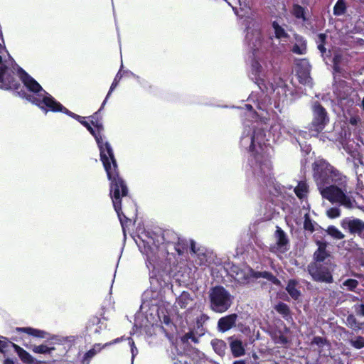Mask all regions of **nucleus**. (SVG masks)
Segmentation results:
<instances>
[{
    "instance_id": "423d86ee",
    "label": "nucleus",
    "mask_w": 364,
    "mask_h": 364,
    "mask_svg": "<svg viewBox=\"0 0 364 364\" xmlns=\"http://www.w3.org/2000/svg\"><path fill=\"white\" fill-rule=\"evenodd\" d=\"M339 186H341L332 183L320 189L319 192L323 198L331 203H336L346 208H353L354 207L353 203L355 202V200L347 196ZM343 186H345V185Z\"/></svg>"
},
{
    "instance_id": "dca6fc26",
    "label": "nucleus",
    "mask_w": 364,
    "mask_h": 364,
    "mask_svg": "<svg viewBox=\"0 0 364 364\" xmlns=\"http://www.w3.org/2000/svg\"><path fill=\"white\" fill-rule=\"evenodd\" d=\"M276 238L277 249L281 252H285L288 250L287 245L289 242L286 232L279 226L276 227L274 232Z\"/></svg>"
},
{
    "instance_id": "37998d69",
    "label": "nucleus",
    "mask_w": 364,
    "mask_h": 364,
    "mask_svg": "<svg viewBox=\"0 0 364 364\" xmlns=\"http://www.w3.org/2000/svg\"><path fill=\"white\" fill-rule=\"evenodd\" d=\"M358 284V281L354 279H348L343 282V286L346 287L348 291H354Z\"/></svg>"
},
{
    "instance_id": "4c0bfd02",
    "label": "nucleus",
    "mask_w": 364,
    "mask_h": 364,
    "mask_svg": "<svg viewBox=\"0 0 364 364\" xmlns=\"http://www.w3.org/2000/svg\"><path fill=\"white\" fill-rule=\"evenodd\" d=\"M349 343L352 347L355 349H361L364 348V337L358 336L351 338Z\"/></svg>"
},
{
    "instance_id": "f704fd0d",
    "label": "nucleus",
    "mask_w": 364,
    "mask_h": 364,
    "mask_svg": "<svg viewBox=\"0 0 364 364\" xmlns=\"http://www.w3.org/2000/svg\"><path fill=\"white\" fill-rule=\"evenodd\" d=\"M326 39L327 35L326 33H321L318 34L317 39L316 41L317 44V48L322 55H323L326 51V48H325Z\"/></svg>"
},
{
    "instance_id": "bb28decb",
    "label": "nucleus",
    "mask_w": 364,
    "mask_h": 364,
    "mask_svg": "<svg viewBox=\"0 0 364 364\" xmlns=\"http://www.w3.org/2000/svg\"><path fill=\"white\" fill-rule=\"evenodd\" d=\"M188 241L181 237H178V241H176L173 245V248L178 255H182L188 250Z\"/></svg>"
},
{
    "instance_id": "de8ad7c7",
    "label": "nucleus",
    "mask_w": 364,
    "mask_h": 364,
    "mask_svg": "<svg viewBox=\"0 0 364 364\" xmlns=\"http://www.w3.org/2000/svg\"><path fill=\"white\" fill-rule=\"evenodd\" d=\"M69 117L75 119V120H77V122H79L82 125H85L86 123H87V121L85 120V117H82V116H80L71 111L69 110L68 114Z\"/></svg>"
},
{
    "instance_id": "4d7b16f0",
    "label": "nucleus",
    "mask_w": 364,
    "mask_h": 364,
    "mask_svg": "<svg viewBox=\"0 0 364 364\" xmlns=\"http://www.w3.org/2000/svg\"><path fill=\"white\" fill-rule=\"evenodd\" d=\"M122 340V338H115L114 339L113 341H110V342H108V343H106L103 346L104 348L106 347V346H111L112 344H114V343H119L120 341Z\"/></svg>"
},
{
    "instance_id": "58836bf2",
    "label": "nucleus",
    "mask_w": 364,
    "mask_h": 364,
    "mask_svg": "<svg viewBox=\"0 0 364 364\" xmlns=\"http://www.w3.org/2000/svg\"><path fill=\"white\" fill-rule=\"evenodd\" d=\"M55 350V348H49L46 345L34 346L32 350L35 353L46 354L50 353L52 350Z\"/></svg>"
},
{
    "instance_id": "9d476101",
    "label": "nucleus",
    "mask_w": 364,
    "mask_h": 364,
    "mask_svg": "<svg viewBox=\"0 0 364 364\" xmlns=\"http://www.w3.org/2000/svg\"><path fill=\"white\" fill-rule=\"evenodd\" d=\"M258 135V133L254 132L251 136V143L249 146V151L251 153V156L255 160L256 164L260 168H262L263 165L269 168L270 162L266 159L264 156L263 146L260 142H257Z\"/></svg>"
},
{
    "instance_id": "393cba45",
    "label": "nucleus",
    "mask_w": 364,
    "mask_h": 364,
    "mask_svg": "<svg viewBox=\"0 0 364 364\" xmlns=\"http://www.w3.org/2000/svg\"><path fill=\"white\" fill-rule=\"evenodd\" d=\"M144 253L146 256V266L148 267L149 269L152 268L153 269H155L154 263L156 262L157 258H156V256L155 255V254L154 253L152 248L150 247H144Z\"/></svg>"
},
{
    "instance_id": "f8f14e48",
    "label": "nucleus",
    "mask_w": 364,
    "mask_h": 364,
    "mask_svg": "<svg viewBox=\"0 0 364 364\" xmlns=\"http://www.w3.org/2000/svg\"><path fill=\"white\" fill-rule=\"evenodd\" d=\"M341 228L350 235L364 238V221L359 218L346 217L341 221Z\"/></svg>"
},
{
    "instance_id": "f03ea898",
    "label": "nucleus",
    "mask_w": 364,
    "mask_h": 364,
    "mask_svg": "<svg viewBox=\"0 0 364 364\" xmlns=\"http://www.w3.org/2000/svg\"><path fill=\"white\" fill-rule=\"evenodd\" d=\"M84 127L94 136L100 150V157L107 178L110 181L109 195L112 200L114 210L119 219L122 227L130 221L122 210V199L128 195V188L124 180L119 176L118 165L115 159L114 151L108 141H104L102 132L97 129L92 127L87 122Z\"/></svg>"
},
{
    "instance_id": "e433bc0d",
    "label": "nucleus",
    "mask_w": 364,
    "mask_h": 364,
    "mask_svg": "<svg viewBox=\"0 0 364 364\" xmlns=\"http://www.w3.org/2000/svg\"><path fill=\"white\" fill-rule=\"evenodd\" d=\"M346 11V5L343 0H338L333 7V14L341 16L345 14Z\"/></svg>"
},
{
    "instance_id": "49530a36",
    "label": "nucleus",
    "mask_w": 364,
    "mask_h": 364,
    "mask_svg": "<svg viewBox=\"0 0 364 364\" xmlns=\"http://www.w3.org/2000/svg\"><path fill=\"white\" fill-rule=\"evenodd\" d=\"M252 70L255 74V75H259L262 72V67L259 62L257 60L254 59L252 61Z\"/></svg>"
},
{
    "instance_id": "79ce46f5",
    "label": "nucleus",
    "mask_w": 364,
    "mask_h": 364,
    "mask_svg": "<svg viewBox=\"0 0 364 364\" xmlns=\"http://www.w3.org/2000/svg\"><path fill=\"white\" fill-rule=\"evenodd\" d=\"M263 278L267 279L269 282H272L273 284L276 286L281 285L280 280L270 272L264 271Z\"/></svg>"
},
{
    "instance_id": "72a5a7b5",
    "label": "nucleus",
    "mask_w": 364,
    "mask_h": 364,
    "mask_svg": "<svg viewBox=\"0 0 364 364\" xmlns=\"http://www.w3.org/2000/svg\"><path fill=\"white\" fill-rule=\"evenodd\" d=\"M125 74H128V71L122 70V69H120L118 71V73L115 75V77L110 86L109 90L106 96V100H107L109 97L112 92L116 88V87L118 85L120 80L122 79V76Z\"/></svg>"
},
{
    "instance_id": "39448f33",
    "label": "nucleus",
    "mask_w": 364,
    "mask_h": 364,
    "mask_svg": "<svg viewBox=\"0 0 364 364\" xmlns=\"http://www.w3.org/2000/svg\"><path fill=\"white\" fill-rule=\"evenodd\" d=\"M335 267L333 261L311 262L307 267V271L314 282L330 284L333 282Z\"/></svg>"
},
{
    "instance_id": "7c9ffc66",
    "label": "nucleus",
    "mask_w": 364,
    "mask_h": 364,
    "mask_svg": "<svg viewBox=\"0 0 364 364\" xmlns=\"http://www.w3.org/2000/svg\"><path fill=\"white\" fill-rule=\"evenodd\" d=\"M291 13L296 18L301 19L303 21H306L305 9L299 4L293 5Z\"/></svg>"
},
{
    "instance_id": "473e14b6",
    "label": "nucleus",
    "mask_w": 364,
    "mask_h": 364,
    "mask_svg": "<svg viewBox=\"0 0 364 364\" xmlns=\"http://www.w3.org/2000/svg\"><path fill=\"white\" fill-rule=\"evenodd\" d=\"M274 309L278 314L282 315L285 318L287 316H289L291 314V311L289 306L287 304L282 301L279 302L277 305H275Z\"/></svg>"
},
{
    "instance_id": "e2e57ef3",
    "label": "nucleus",
    "mask_w": 364,
    "mask_h": 364,
    "mask_svg": "<svg viewBox=\"0 0 364 364\" xmlns=\"http://www.w3.org/2000/svg\"><path fill=\"white\" fill-rule=\"evenodd\" d=\"M164 323H166V324H169L171 323V319L168 316H165L164 317Z\"/></svg>"
},
{
    "instance_id": "9b49d317",
    "label": "nucleus",
    "mask_w": 364,
    "mask_h": 364,
    "mask_svg": "<svg viewBox=\"0 0 364 364\" xmlns=\"http://www.w3.org/2000/svg\"><path fill=\"white\" fill-rule=\"evenodd\" d=\"M21 84L14 72L6 65H0V89L18 90Z\"/></svg>"
},
{
    "instance_id": "8fccbe9b",
    "label": "nucleus",
    "mask_w": 364,
    "mask_h": 364,
    "mask_svg": "<svg viewBox=\"0 0 364 364\" xmlns=\"http://www.w3.org/2000/svg\"><path fill=\"white\" fill-rule=\"evenodd\" d=\"M0 352L2 353H5V348H7L9 345L8 338L4 336H0Z\"/></svg>"
},
{
    "instance_id": "052dcab7",
    "label": "nucleus",
    "mask_w": 364,
    "mask_h": 364,
    "mask_svg": "<svg viewBox=\"0 0 364 364\" xmlns=\"http://www.w3.org/2000/svg\"><path fill=\"white\" fill-rule=\"evenodd\" d=\"M132 354V358L135 356V352H137V349L136 346H134V342L133 340H132V348H131Z\"/></svg>"
},
{
    "instance_id": "ea45409f",
    "label": "nucleus",
    "mask_w": 364,
    "mask_h": 364,
    "mask_svg": "<svg viewBox=\"0 0 364 364\" xmlns=\"http://www.w3.org/2000/svg\"><path fill=\"white\" fill-rule=\"evenodd\" d=\"M304 229L311 233L315 231L314 223L309 214H305L304 215Z\"/></svg>"
},
{
    "instance_id": "ddd939ff",
    "label": "nucleus",
    "mask_w": 364,
    "mask_h": 364,
    "mask_svg": "<svg viewBox=\"0 0 364 364\" xmlns=\"http://www.w3.org/2000/svg\"><path fill=\"white\" fill-rule=\"evenodd\" d=\"M311 66L306 60H301L297 64L296 73L299 81L304 85H311L312 78L310 76Z\"/></svg>"
},
{
    "instance_id": "cd10ccee",
    "label": "nucleus",
    "mask_w": 364,
    "mask_h": 364,
    "mask_svg": "<svg viewBox=\"0 0 364 364\" xmlns=\"http://www.w3.org/2000/svg\"><path fill=\"white\" fill-rule=\"evenodd\" d=\"M104 348V346H101L100 343H95L93 346V348L90 349L87 352H86L83 356V361L89 363L90 360L101 350Z\"/></svg>"
},
{
    "instance_id": "2f4dec72",
    "label": "nucleus",
    "mask_w": 364,
    "mask_h": 364,
    "mask_svg": "<svg viewBox=\"0 0 364 364\" xmlns=\"http://www.w3.org/2000/svg\"><path fill=\"white\" fill-rule=\"evenodd\" d=\"M272 28L274 30L275 37L277 39L281 38H289V34L285 31V30L277 22L273 21L272 23Z\"/></svg>"
},
{
    "instance_id": "5fc2aeb1",
    "label": "nucleus",
    "mask_w": 364,
    "mask_h": 364,
    "mask_svg": "<svg viewBox=\"0 0 364 364\" xmlns=\"http://www.w3.org/2000/svg\"><path fill=\"white\" fill-rule=\"evenodd\" d=\"M341 58H342V57L341 55H339V54L335 55L333 56V60H332L333 64H334L336 63V64H341Z\"/></svg>"
},
{
    "instance_id": "5701e85b",
    "label": "nucleus",
    "mask_w": 364,
    "mask_h": 364,
    "mask_svg": "<svg viewBox=\"0 0 364 364\" xmlns=\"http://www.w3.org/2000/svg\"><path fill=\"white\" fill-rule=\"evenodd\" d=\"M178 235L172 230H164L162 233L163 243L166 245H173L176 241H178Z\"/></svg>"
},
{
    "instance_id": "0e129e2a",
    "label": "nucleus",
    "mask_w": 364,
    "mask_h": 364,
    "mask_svg": "<svg viewBox=\"0 0 364 364\" xmlns=\"http://www.w3.org/2000/svg\"><path fill=\"white\" fill-rule=\"evenodd\" d=\"M359 314L364 316V304H362L360 306Z\"/></svg>"
},
{
    "instance_id": "338daca9",
    "label": "nucleus",
    "mask_w": 364,
    "mask_h": 364,
    "mask_svg": "<svg viewBox=\"0 0 364 364\" xmlns=\"http://www.w3.org/2000/svg\"><path fill=\"white\" fill-rule=\"evenodd\" d=\"M233 364H246V363L244 360H238L234 361Z\"/></svg>"
},
{
    "instance_id": "0eeeda50",
    "label": "nucleus",
    "mask_w": 364,
    "mask_h": 364,
    "mask_svg": "<svg viewBox=\"0 0 364 364\" xmlns=\"http://www.w3.org/2000/svg\"><path fill=\"white\" fill-rule=\"evenodd\" d=\"M18 73L23 85L31 92L30 94L27 93L21 86L18 90H15L21 97L24 98L28 101L27 97L28 95H33L35 97H40L43 93L47 94V92L42 87V86L23 68H19L18 69Z\"/></svg>"
},
{
    "instance_id": "13d9d810",
    "label": "nucleus",
    "mask_w": 364,
    "mask_h": 364,
    "mask_svg": "<svg viewBox=\"0 0 364 364\" xmlns=\"http://www.w3.org/2000/svg\"><path fill=\"white\" fill-rule=\"evenodd\" d=\"M333 69L335 73H340L341 72L340 64H336V63L333 64Z\"/></svg>"
},
{
    "instance_id": "412c9836",
    "label": "nucleus",
    "mask_w": 364,
    "mask_h": 364,
    "mask_svg": "<svg viewBox=\"0 0 364 364\" xmlns=\"http://www.w3.org/2000/svg\"><path fill=\"white\" fill-rule=\"evenodd\" d=\"M231 353L234 358H238L245 354V349L240 340L235 339L230 343Z\"/></svg>"
},
{
    "instance_id": "2eb2a0df",
    "label": "nucleus",
    "mask_w": 364,
    "mask_h": 364,
    "mask_svg": "<svg viewBox=\"0 0 364 364\" xmlns=\"http://www.w3.org/2000/svg\"><path fill=\"white\" fill-rule=\"evenodd\" d=\"M237 315L231 314L219 318L218 321V330L220 332L225 333L232 327L235 326Z\"/></svg>"
},
{
    "instance_id": "c03bdc74",
    "label": "nucleus",
    "mask_w": 364,
    "mask_h": 364,
    "mask_svg": "<svg viewBox=\"0 0 364 364\" xmlns=\"http://www.w3.org/2000/svg\"><path fill=\"white\" fill-rule=\"evenodd\" d=\"M327 216L331 219L338 218L341 215V210L338 207H332L327 210Z\"/></svg>"
},
{
    "instance_id": "a19ab883",
    "label": "nucleus",
    "mask_w": 364,
    "mask_h": 364,
    "mask_svg": "<svg viewBox=\"0 0 364 364\" xmlns=\"http://www.w3.org/2000/svg\"><path fill=\"white\" fill-rule=\"evenodd\" d=\"M191 340L194 343H198L199 342L198 338L194 335L193 331H191L186 333H185L181 338V342L185 344L188 342L189 340Z\"/></svg>"
},
{
    "instance_id": "7ed1b4c3",
    "label": "nucleus",
    "mask_w": 364,
    "mask_h": 364,
    "mask_svg": "<svg viewBox=\"0 0 364 364\" xmlns=\"http://www.w3.org/2000/svg\"><path fill=\"white\" fill-rule=\"evenodd\" d=\"M312 171L318 190L332 183L340 186L346 183V177L326 159L316 160L312 164Z\"/></svg>"
},
{
    "instance_id": "69168bd1",
    "label": "nucleus",
    "mask_w": 364,
    "mask_h": 364,
    "mask_svg": "<svg viewBox=\"0 0 364 364\" xmlns=\"http://www.w3.org/2000/svg\"><path fill=\"white\" fill-rule=\"evenodd\" d=\"M350 123L353 125H355L357 124V119L355 117H351L350 119Z\"/></svg>"
},
{
    "instance_id": "a211bd4d",
    "label": "nucleus",
    "mask_w": 364,
    "mask_h": 364,
    "mask_svg": "<svg viewBox=\"0 0 364 364\" xmlns=\"http://www.w3.org/2000/svg\"><path fill=\"white\" fill-rule=\"evenodd\" d=\"M230 274L235 281L240 283H245L249 280V276L245 271L235 264H232L230 267Z\"/></svg>"
},
{
    "instance_id": "4be33fe9",
    "label": "nucleus",
    "mask_w": 364,
    "mask_h": 364,
    "mask_svg": "<svg viewBox=\"0 0 364 364\" xmlns=\"http://www.w3.org/2000/svg\"><path fill=\"white\" fill-rule=\"evenodd\" d=\"M298 284V281L291 279L288 281L287 285L286 287V291L294 300H298L301 295V291L296 288Z\"/></svg>"
},
{
    "instance_id": "864d4df0",
    "label": "nucleus",
    "mask_w": 364,
    "mask_h": 364,
    "mask_svg": "<svg viewBox=\"0 0 364 364\" xmlns=\"http://www.w3.org/2000/svg\"><path fill=\"white\" fill-rule=\"evenodd\" d=\"M251 272H252V276L254 278H256V279L263 278L264 272L254 271L252 269H251Z\"/></svg>"
},
{
    "instance_id": "1a4fd4ad",
    "label": "nucleus",
    "mask_w": 364,
    "mask_h": 364,
    "mask_svg": "<svg viewBox=\"0 0 364 364\" xmlns=\"http://www.w3.org/2000/svg\"><path fill=\"white\" fill-rule=\"evenodd\" d=\"M311 111L313 118L309 130L318 134L329 124L330 118L327 110L318 101H315L312 104Z\"/></svg>"
},
{
    "instance_id": "774afa93",
    "label": "nucleus",
    "mask_w": 364,
    "mask_h": 364,
    "mask_svg": "<svg viewBox=\"0 0 364 364\" xmlns=\"http://www.w3.org/2000/svg\"><path fill=\"white\" fill-rule=\"evenodd\" d=\"M361 108L363 109V110L364 111V97L363 98V100L361 102V105H360Z\"/></svg>"
},
{
    "instance_id": "680f3d73",
    "label": "nucleus",
    "mask_w": 364,
    "mask_h": 364,
    "mask_svg": "<svg viewBox=\"0 0 364 364\" xmlns=\"http://www.w3.org/2000/svg\"><path fill=\"white\" fill-rule=\"evenodd\" d=\"M4 364H15L14 360H11V358H6L4 360Z\"/></svg>"
},
{
    "instance_id": "09e8293b",
    "label": "nucleus",
    "mask_w": 364,
    "mask_h": 364,
    "mask_svg": "<svg viewBox=\"0 0 364 364\" xmlns=\"http://www.w3.org/2000/svg\"><path fill=\"white\" fill-rule=\"evenodd\" d=\"M228 5H230L232 10L237 14V5L242 6V1L245 3V0H225Z\"/></svg>"
},
{
    "instance_id": "b1692460",
    "label": "nucleus",
    "mask_w": 364,
    "mask_h": 364,
    "mask_svg": "<svg viewBox=\"0 0 364 364\" xmlns=\"http://www.w3.org/2000/svg\"><path fill=\"white\" fill-rule=\"evenodd\" d=\"M214 351L220 356H224L227 348L226 343L220 339H214L211 341Z\"/></svg>"
},
{
    "instance_id": "6e6552de",
    "label": "nucleus",
    "mask_w": 364,
    "mask_h": 364,
    "mask_svg": "<svg viewBox=\"0 0 364 364\" xmlns=\"http://www.w3.org/2000/svg\"><path fill=\"white\" fill-rule=\"evenodd\" d=\"M28 101L38 106L45 112L49 111L53 112H62L68 114L69 109L64 107L60 102L57 101L52 95L43 93L40 97L33 95H28Z\"/></svg>"
},
{
    "instance_id": "603ef678",
    "label": "nucleus",
    "mask_w": 364,
    "mask_h": 364,
    "mask_svg": "<svg viewBox=\"0 0 364 364\" xmlns=\"http://www.w3.org/2000/svg\"><path fill=\"white\" fill-rule=\"evenodd\" d=\"M277 341L275 342L277 343H280L282 345H286L289 343V340L287 336H285L281 331H279V335L277 336Z\"/></svg>"
},
{
    "instance_id": "c85d7f7f",
    "label": "nucleus",
    "mask_w": 364,
    "mask_h": 364,
    "mask_svg": "<svg viewBox=\"0 0 364 364\" xmlns=\"http://www.w3.org/2000/svg\"><path fill=\"white\" fill-rule=\"evenodd\" d=\"M308 191L309 186L304 181H299L298 185L294 188V193L299 199L304 198L306 194L308 193Z\"/></svg>"
},
{
    "instance_id": "a878e982",
    "label": "nucleus",
    "mask_w": 364,
    "mask_h": 364,
    "mask_svg": "<svg viewBox=\"0 0 364 364\" xmlns=\"http://www.w3.org/2000/svg\"><path fill=\"white\" fill-rule=\"evenodd\" d=\"M210 317L205 314H202L200 315V316L197 317L196 318V330L197 333L199 335V336H202L205 334V328H203L204 323L208 321Z\"/></svg>"
},
{
    "instance_id": "6e6d98bb",
    "label": "nucleus",
    "mask_w": 364,
    "mask_h": 364,
    "mask_svg": "<svg viewBox=\"0 0 364 364\" xmlns=\"http://www.w3.org/2000/svg\"><path fill=\"white\" fill-rule=\"evenodd\" d=\"M324 339L320 336H316L314 338L313 343L317 345L323 344Z\"/></svg>"
},
{
    "instance_id": "4468645a",
    "label": "nucleus",
    "mask_w": 364,
    "mask_h": 364,
    "mask_svg": "<svg viewBox=\"0 0 364 364\" xmlns=\"http://www.w3.org/2000/svg\"><path fill=\"white\" fill-rule=\"evenodd\" d=\"M316 244L318 248L313 255L314 261L312 262L332 261L333 257L331 252L327 250L328 243L325 241L316 240Z\"/></svg>"
},
{
    "instance_id": "6ab92c4d",
    "label": "nucleus",
    "mask_w": 364,
    "mask_h": 364,
    "mask_svg": "<svg viewBox=\"0 0 364 364\" xmlns=\"http://www.w3.org/2000/svg\"><path fill=\"white\" fill-rule=\"evenodd\" d=\"M15 331L18 333H25L29 336L39 338H46L49 333L45 331L32 327H17Z\"/></svg>"
},
{
    "instance_id": "f3484780",
    "label": "nucleus",
    "mask_w": 364,
    "mask_h": 364,
    "mask_svg": "<svg viewBox=\"0 0 364 364\" xmlns=\"http://www.w3.org/2000/svg\"><path fill=\"white\" fill-rule=\"evenodd\" d=\"M14 349V351L17 353L18 356L19 357L20 360L24 363V364H40L41 362L36 360L29 353H28L26 350H24L21 346H18L17 344L9 342Z\"/></svg>"
},
{
    "instance_id": "bf43d9fd",
    "label": "nucleus",
    "mask_w": 364,
    "mask_h": 364,
    "mask_svg": "<svg viewBox=\"0 0 364 364\" xmlns=\"http://www.w3.org/2000/svg\"><path fill=\"white\" fill-rule=\"evenodd\" d=\"M190 245H191L190 249H191V252L196 253L197 251L196 250V243H195V242L191 240Z\"/></svg>"
},
{
    "instance_id": "f257e3e1",
    "label": "nucleus",
    "mask_w": 364,
    "mask_h": 364,
    "mask_svg": "<svg viewBox=\"0 0 364 364\" xmlns=\"http://www.w3.org/2000/svg\"><path fill=\"white\" fill-rule=\"evenodd\" d=\"M84 127L94 136L100 150V157L107 178L110 181L109 195L112 200L114 210L119 219L122 227L130 221L122 210V199L128 195V188L124 180L119 176L118 165L115 159L114 151L108 141H104L102 132L97 129L92 127L87 122Z\"/></svg>"
},
{
    "instance_id": "c9c22d12",
    "label": "nucleus",
    "mask_w": 364,
    "mask_h": 364,
    "mask_svg": "<svg viewBox=\"0 0 364 364\" xmlns=\"http://www.w3.org/2000/svg\"><path fill=\"white\" fill-rule=\"evenodd\" d=\"M326 232L328 235L336 240H342L345 237L344 234L333 225L328 226L326 230Z\"/></svg>"
},
{
    "instance_id": "c756f323",
    "label": "nucleus",
    "mask_w": 364,
    "mask_h": 364,
    "mask_svg": "<svg viewBox=\"0 0 364 364\" xmlns=\"http://www.w3.org/2000/svg\"><path fill=\"white\" fill-rule=\"evenodd\" d=\"M191 300L190 294L187 291H183L178 297L176 302L181 309H186Z\"/></svg>"
},
{
    "instance_id": "aec40b11",
    "label": "nucleus",
    "mask_w": 364,
    "mask_h": 364,
    "mask_svg": "<svg viewBox=\"0 0 364 364\" xmlns=\"http://www.w3.org/2000/svg\"><path fill=\"white\" fill-rule=\"evenodd\" d=\"M107 100H106V98H105V100L103 101L100 108L97 112H95L92 115L89 117V118L91 119V120H90L91 124L93 125L95 127V128L99 129L100 131H104V126L102 124V117L100 112H101L102 109H103L104 106L105 105Z\"/></svg>"
},
{
    "instance_id": "20e7f679",
    "label": "nucleus",
    "mask_w": 364,
    "mask_h": 364,
    "mask_svg": "<svg viewBox=\"0 0 364 364\" xmlns=\"http://www.w3.org/2000/svg\"><path fill=\"white\" fill-rule=\"evenodd\" d=\"M210 309L218 314L227 311L232 304V296L223 286L218 285L211 288L209 292Z\"/></svg>"
},
{
    "instance_id": "3c124183",
    "label": "nucleus",
    "mask_w": 364,
    "mask_h": 364,
    "mask_svg": "<svg viewBox=\"0 0 364 364\" xmlns=\"http://www.w3.org/2000/svg\"><path fill=\"white\" fill-rule=\"evenodd\" d=\"M256 80H257L256 83L259 86V87L261 90V91L263 92H266L267 90V87L265 85L264 80H263V79H262L260 77H256Z\"/></svg>"
},
{
    "instance_id": "a18cd8bd",
    "label": "nucleus",
    "mask_w": 364,
    "mask_h": 364,
    "mask_svg": "<svg viewBox=\"0 0 364 364\" xmlns=\"http://www.w3.org/2000/svg\"><path fill=\"white\" fill-rule=\"evenodd\" d=\"M291 51L294 53H296L298 55L305 54L306 52V44H303L301 46H299L298 44H294L291 48Z\"/></svg>"
}]
</instances>
